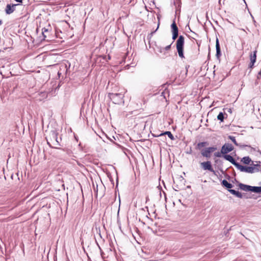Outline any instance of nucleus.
<instances>
[{
    "label": "nucleus",
    "mask_w": 261,
    "mask_h": 261,
    "mask_svg": "<svg viewBox=\"0 0 261 261\" xmlns=\"http://www.w3.org/2000/svg\"><path fill=\"white\" fill-rule=\"evenodd\" d=\"M108 96L112 102L116 105L124 104V94L123 92H120L119 93L109 92Z\"/></svg>",
    "instance_id": "obj_3"
},
{
    "label": "nucleus",
    "mask_w": 261,
    "mask_h": 261,
    "mask_svg": "<svg viewBox=\"0 0 261 261\" xmlns=\"http://www.w3.org/2000/svg\"><path fill=\"white\" fill-rule=\"evenodd\" d=\"M218 120H220L221 122H223L224 121V114L222 112H220L217 116Z\"/></svg>",
    "instance_id": "obj_20"
},
{
    "label": "nucleus",
    "mask_w": 261,
    "mask_h": 261,
    "mask_svg": "<svg viewBox=\"0 0 261 261\" xmlns=\"http://www.w3.org/2000/svg\"><path fill=\"white\" fill-rule=\"evenodd\" d=\"M69 67L70 63L68 62L61 64L60 65V69L58 72L59 76L60 77L61 75L63 76L64 74H66L68 71V68Z\"/></svg>",
    "instance_id": "obj_6"
},
{
    "label": "nucleus",
    "mask_w": 261,
    "mask_h": 261,
    "mask_svg": "<svg viewBox=\"0 0 261 261\" xmlns=\"http://www.w3.org/2000/svg\"><path fill=\"white\" fill-rule=\"evenodd\" d=\"M47 30H46V29H44V32H42V33L43 34V33H44V32H47Z\"/></svg>",
    "instance_id": "obj_32"
},
{
    "label": "nucleus",
    "mask_w": 261,
    "mask_h": 261,
    "mask_svg": "<svg viewBox=\"0 0 261 261\" xmlns=\"http://www.w3.org/2000/svg\"><path fill=\"white\" fill-rule=\"evenodd\" d=\"M239 187L240 189L244 191H251L253 192V186H251L249 185L243 184L242 183H240L239 184Z\"/></svg>",
    "instance_id": "obj_15"
},
{
    "label": "nucleus",
    "mask_w": 261,
    "mask_h": 261,
    "mask_svg": "<svg viewBox=\"0 0 261 261\" xmlns=\"http://www.w3.org/2000/svg\"><path fill=\"white\" fill-rule=\"evenodd\" d=\"M229 112H231V109H229Z\"/></svg>",
    "instance_id": "obj_36"
},
{
    "label": "nucleus",
    "mask_w": 261,
    "mask_h": 261,
    "mask_svg": "<svg viewBox=\"0 0 261 261\" xmlns=\"http://www.w3.org/2000/svg\"><path fill=\"white\" fill-rule=\"evenodd\" d=\"M236 168L239 169L242 172H245L250 173H253L254 170L255 169V167L244 166L240 165L239 163L238 164Z\"/></svg>",
    "instance_id": "obj_9"
},
{
    "label": "nucleus",
    "mask_w": 261,
    "mask_h": 261,
    "mask_svg": "<svg viewBox=\"0 0 261 261\" xmlns=\"http://www.w3.org/2000/svg\"><path fill=\"white\" fill-rule=\"evenodd\" d=\"M222 153H221V151L220 152H216L214 153V156L215 157H218V158H220V157H222Z\"/></svg>",
    "instance_id": "obj_23"
},
{
    "label": "nucleus",
    "mask_w": 261,
    "mask_h": 261,
    "mask_svg": "<svg viewBox=\"0 0 261 261\" xmlns=\"http://www.w3.org/2000/svg\"><path fill=\"white\" fill-rule=\"evenodd\" d=\"M172 31V39L175 40L178 37V30L175 22H173L171 25Z\"/></svg>",
    "instance_id": "obj_12"
},
{
    "label": "nucleus",
    "mask_w": 261,
    "mask_h": 261,
    "mask_svg": "<svg viewBox=\"0 0 261 261\" xmlns=\"http://www.w3.org/2000/svg\"><path fill=\"white\" fill-rule=\"evenodd\" d=\"M167 135L171 140H174L175 139L173 135L172 134V133L170 131H166V132H165L164 133H162L159 135L152 134V135L155 137L165 136V135Z\"/></svg>",
    "instance_id": "obj_16"
},
{
    "label": "nucleus",
    "mask_w": 261,
    "mask_h": 261,
    "mask_svg": "<svg viewBox=\"0 0 261 261\" xmlns=\"http://www.w3.org/2000/svg\"><path fill=\"white\" fill-rule=\"evenodd\" d=\"M18 5V4H13L11 5L10 4H8L6 6L5 12L7 14H10L12 13L15 10V7Z\"/></svg>",
    "instance_id": "obj_14"
},
{
    "label": "nucleus",
    "mask_w": 261,
    "mask_h": 261,
    "mask_svg": "<svg viewBox=\"0 0 261 261\" xmlns=\"http://www.w3.org/2000/svg\"><path fill=\"white\" fill-rule=\"evenodd\" d=\"M221 185L224 187H225L228 189L229 192H230L231 194L235 195L236 197L242 198L243 195L239 191H236L233 189H231L233 187V185L228 182L226 179H223L221 182Z\"/></svg>",
    "instance_id": "obj_4"
},
{
    "label": "nucleus",
    "mask_w": 261,
    "mask_h": 261,
    "mask_svg": "<svg viewBox=\"0 0 261 261\" xmlns=\"http://www.w3.org/2000/svg\"><path fill=\"white\" fill-rule=\"evenodd\" d=\"M192 153V149H190V151H188L187 152V153L188 154H191Z\"/></svg>",
    "instance_id": "obj_30"
},
{
    "label": "nucleus",
    "mask_w": 261,
    "mask_h": 261,
    "mask_svg": "<svg viewBox=\"0 0 261 261\" xmlns=\"http://www.w3.org/2000/svg\"><path fill=\"white\" fill-rule=\"evenodd\" d=\"M60 85L59 84L58 86H56L55 88L52 89V90L49 91V93H51V95H55L56 91L60 87Z\"/></svg>",
    "instance_id": "obj_22"
},
{
    "label": "nucleus",
    "mask_w": 261,
    "mask_h": 261,
    "mask_svg": "<svg viewBox=\"0 0 261 261\" xmlns=\"http://www.w3.org/2000/svg\"><path fill=\"white\" fill-rule=\"evenodd\" d=\"M228 138L231 140L232 141V142L236 145V146H240L241 148H244L245 147H248L249 148H250V152H252V151H259V149L258 147H256V148H254V147H252L250 146H249V145H241L240 144H238L237 141H236V138L234 137L233 136H228Z\"/></svg>",
    "instance_id": "obj_7"
},
{
    "label": "nucleus",
    "mask_w": 261,
    "mask_h": 261,
    "mask_svg": "<svg viewBox=\"0 0 261 261\" xmlns=\"http://www.w3.org/2000/svg\"><path fill=\"white\" fill-rule=\"evenodd\" d=\"M97 233H98L99 236L101 238L102 237H101V233H100V229H99L98 230H97Z\"/></svg>",
    "instance_id": "obj_28"
},
{
    "label": "nucleus",
    "mask_w": 261,
    "mask_h": 261,
    "mask_svg": "<svg viewBox=\"0 0 261 261\" xmlns=\"http://www.w3.org/2000/svg\"><path fill=\"white\" fill-rule=\"evenodd\" d=\"M254 166H260V165H258V164H257V165H254Z\"/></svg>",
    "instance_id": "obj_34"
},
{
    "label": "nucleus",
    "mask_w": 261,
    "mask_h": 261,
    "mask_svg": "<svg viewBox=\"0 0 261 261\" xmlns=\"http://www.w3.org/2000/svg\"><path fill=\"white\" fill-rule=\"evenodd\" d=\"M242 161L245 164H249L251 160L249 156H245L242 158Z\"/></svg>",
    "instance_id": "obj_19"
},
{
    "label": "nucleus",
    "mask_w": 261,
    "mask_h": 261,
    "mask_svg": "<svg viewBox=\"0 0 261 261\" xmlns=\"http://www.w3.org/2000/svg\"><path fill=\"white\" fill-rule=\"evenodd\" d=\"M2 21L1 19H0V25L2 24Z\"/></svg>",
    "instance_id": "obj_33"
},
{
    "label": "nucleus",
    "mask_w": 261,
    "mask_h": 261,
    "mask_svg": "<svg viewBox=\"0 0 261 261\" xmlns=\"http://www.w3.org/2000/svg\"><path fill=\"white\" fill-rule=\"evenodd\" d=\"M256 53H257V51L256 50H255L254 52H253V55H250V67H252L254 63L256 61Z\"/></svg>",
    "instance_id": "obj_17"
},
{
    "label": "nucleus",
    "mask_w": 261,
    "mask_h": 261,
    "mask_svg": "<svg viewBox=\"0 0 261 261\" xmlns=\"http://www.w3.org/2000/svg\"><path fill=\"white\" fill-rule=\"evenodd\" d=\"M107 89L109 92L115 93L119 91V87L118 83H108Z\"/></svg>",
    "instance_id": "obj_8"
},
{
    "label": "nucleus",
    "mask_w": 261,
    "mask_h": 261,
    "mask_svg": "<svg viewBox=\"0 0 261 261\" xmlns=\"http://www.w3.org/2000/svg\"><path fill=\"white\" fill-rule=\"evenodd\" d=\"M233 150V146L230 143H225L221 147L222 154H227Z\"/></svg>",
    "instance_id": "obj_10"
},
{
    "label": "nucleus",
    "mask_w": 261,
    "mask_h": 261,
    "mask_svg": "<svg viewBox=\"0 0 261 261\" xmlns=\"http://www.w3.org/2000/svg\"><path fill=\"white\" fill-rule=\"evenodd\" d=\"M160 53H162V49H160Z\"/></svg>",
    "instance_id": "obj_37"
},
{
    "label": "nucleus",
    "mask_w": 261,
    "mask_h": 261,
    "mask_svg": "<svg viewBox=\"0 0 261 261\" xmlns=\"http://www.w3.org/2000/svg\"><path fill=\"white\" fill-rule=\"evenodd\" d=\"M253 192L257 193H261V186L260 187L253 186Z\"/></svg>",
    "instance_id": "obj_21"
},
{
    "label": "nucleus",
    "mask_w": 261,
    "mask_h": 261,
    "mask_svg": "<svg viewBox=\"0 0 261 261\" xmlns=\"http://www.w3.org/2000/svg\"><path fill=\"white\" fill-rule=\"evenodd\" d=\"M171 46V44L169 45L166 46L164 49H165L166 50H168L170 49Z\"/></svg>",
    "instance_id": "obj_26"
},
{
    "label": "nucleus",
    "mask_w": 261,
    "mask_h": 261,
    "mask_svg": "<svg viewBox=\"0 0 261 261\" xmlns=\"http://www.w3.org/2000/svg\"><path fill=\"white\" fill-rule=\"evenodd\" d=\"M159 24H160V22H159L156 29L154 31L151 33V35H152L153 33H154L156 31V30L158 29V28L159 27Z\"/></svg>",
    "instance_id": "obj_27"
},
{
    "label": "nucleus",
    "mask_w": 261,
    "mask_h": 261,
    "mask_svg": "<svg viewBox=\"0 0 261 261\" xmlns=\"http://www.w3.org/2000/svg\"><path fill=\"white\" fill-rule=\"evenodd\" d=\"M221 0H219V4H220V5H221Z\"/></svg>",
    "instance_id": "obj_35"
},
{
    "label": "nucleus",
    "mask_w": 261,
    "mask_h": 261,
    "mask_svg": "<svg viewBox=\"0 0 261 261\" xmlns=\"http://www.w3.org/2000/svg\"><path fill=\"white\" fill-rule=\"evenodd\" d=\"M201 166L204 170H207L212 172L215 173L210 161L204 162L201 163Z\"/></svg>",
    "instance_id": "obj_11"
},
{
    "label": "nucleus",
    "mask_w": 261,
    "mask_h": 261,
    "mask_svg": "<svg viewBox=\"0 0 261 261\" xmlns=\"http://www.w3.org/2000/svg\"><path fill=\"white\" fill-rule=\"evenodd\" d=\"M222 157L224 158V159H225L226 160L230 162L232 165L235 166L236 167L239 164V163L237 162L236 160L234 159V158L229 154H223Z\"/></svg>",
    "instance_id": "obj_13"
},
{
    "label": "nucleus",
    "mask_w": 261,
    "mask_h": 261,
    "mask_svg": "<svg viewBox=\"0 0 261 261\" xmlns=\"http://www.w3.org/2000/svg\"><path fill=\"white\" fill-rule=\"evenodd\" d=\"M216 56L218 57L221 55V49H220V47L218 39H216Z\"/></svg>",
    "instance_id": "obj_18"
},
{
    "label": "nucleus",
    "mask_w": 261,
    "mask_h": 261,
    "mask_svg": "<svg viewBox=\"0 0 261 261\" xmlns=\"http://www.w3.org/2000/svg\"><path fill=\"white\" fill-rule=\"evenodd\" d=\"M146 202L149 200V197H148V196H146Z\"/></svg>",
    "instance_id": "obj_31"
},
{
    "label": "nucleus",
    "mask_w": 261,
    "mask_h": 261,
    "mask_svg": "<svg viewBox=\"0 0 261 261\" xmlns=\"http://www.w3.org/2000/svg\"><path fill=\"white\" fill-rule=\"evenodd\" d=\"M58 133L55 130H51L46 137L47 144L51 147L57 148L60 145L58 138Z\"/></svg>",
    "instance_id": "obj_2"
},
{
    "label": "nucleus",
    "mask_w": 261,
    "mask_h": 261,
    "mask_svg": "<svg viewBox=\"0 0 261 261\" xmlns=\"http://www.w3.org/2000/svg\"><path fill=\"white\" fill-rule=\"evenodd\" d=\"M6 210V207H0V213H4Z\"/></svg>",
    "instance_id": "obj_24"
},
{
    "label": "nucleus",
    "mask_w": 261,
    "mask_h": 261,
    "mask_svg": "<svg viewBox=\"0 0 261 261\" xmlns=\"http://www.w3.org/2000/svg\"><path fill=\"white\" fill-rule=\"evenodd\" d=\"M96 243L99 249L100 250L101 256H102V257H103V254H104V253L96 241Z\"/></svg>",
    "instance_id": "obj_25"
},
{
    "label": "nucleus",
    "mask_w": 261,
    "mask_h": 261,
    "mask_svg": "<svg viewBox=\"0 0 261 261\" xmlns=\"http://www.w3.org/2000/svg\"><path fill=\"white\" fill-rule=\"evenodd\" d=\"M185 42V38L183 36H179L177 41H176V48L179 56L183 58L184 56V45Z\"/></svg>",
    "instance_id": "obj_5"
},
{
    "label": "nucleus",
    "mask_w": 261,
    "mask_h": 261,
    "mask_svg": "<svg viewBox=\"0 0 261 261\" xmlns=\"http://www.w3.org/2000/svg\"><path fill=\"white\" fill-rule=\"evenodd\" d=\"M16 2L18 3H22V0H15Z\"/></svg>",
    "instance_id": "obj_29"
},
{
    "label": "nucleus",
    "mask_w": 261,
    "mask_h": 261,
    "mask_svg": "<svg viewBox=\"0 0 261 261\" xmlns=\"http://www.w3.org/2000/svg\"><path fill=\"white\" fill-rule=\"evenodd\" d=\"M208 145V143L207 142H201L198 143L195 147L196 149L200 151V153L202 156L207 159L210 158L211 156V153L217 149V147L215 146L205 147L203 148V147Z\"/></svg>",
    "instance_id": "obj_1"
}]
</instances>
